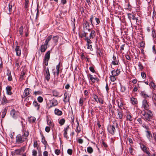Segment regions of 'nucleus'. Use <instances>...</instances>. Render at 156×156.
Wrapping results in <instances>:
<instances>
[{"label": "nucleus", "mask_w": 156, "mask_h": 156, "mask_svg": "<svg viewBox=\"0 0 156 156\" xmlns=\"http://www.w3.org/2000/svg\"><path fill=\"white\" fill-rule=\"evenodd\" d=\"M79 126V122H77V126L76 128V131L78 133H79L80 131V129L79 128H78V126Z\"/></svg>", "instance_id": "09e8293b"}, {"label": "nucleus", "mask_w": 156, "mask_h": 156, "mask_svg": "<svg viewBox=\"0 0 156 156\" xmlns=\"http://www.w3.org/2000/svg\"><path fill=\"white\" fill-rule=\"evenodd\" d=\"M60 63L59 62L58 64L56 66V72H60Z\"/></svg>", "instance_id": "8fccbe9b"}, {"label": "nucleus", "mask_w": 156, "mask_h": 156, "mask_svg": "<svg viewBox=\"0 0 156 156\" xmlns=\"http://www.w3.org/2000/svg\"><path fill=\"white\" fill-rule=\"evenodd\" d=\"M36 120V118L34 117H30L28 118V121L30 122H34Z\"/></svg>", "instance_id": "473e14b6"}, {"label": "nucleus", "mask_w": 156, "mask_h": 156, "mask_svg": "<svg viewBox=\"0 0 156 156\" xmlns=\"http://www.w3.org/2000/svg\"><path fill=\"white\" fill-rule=\"evenodd\" d=\"M59 37L58 36H54L52 37L53 42L56 44L58 42Z\"/></svg>", "instance_id": "7c9ffc66"}, {"label": "nucleus", "mask_w": 156, "mask_h": 156, "mask_svg": "<svg viewBox=\"0 0 156 156\" xmlns=\"http://www.w3.org/2000/svg\"><path fill=\"white\" fill-rule=\"evenodd\" d=\"M55 152L56 154L58 155L59 154L60 151L59 149H57L55 150Z\"/></svg>", "instance_id": "e2e57ef3"}, {"label": "nucleus", "mask_w": 156, "mask_h": 156, "mask_svg": "<svg viewBox=\"0 0 156 156\" xmlns=\"http://www.w3.org/2000/svg\"><path fill=\"white\" fill-rule=\"evenodd\" d=\"M146 136L150 141H151V139L152 138V135L150 131H146Z\"/></svg>", "instance_id": "dca6fc26"}, {"label": "nucleus", "mask_w": 156, "mask_h": 156, "mask_svg": "<svg viewBox=\"0 0 156 156\" xmlns=\"http://www.w3.org/2000/svg\"><path fill=\"white\" fill-rule=\"evenodd\" d=\"M21 65V63H20V61H19V59H15V66L16 67H17V69H18L20 66V65Z\"/></svg>", "instance_id": "c85d7f7f"}, {"label": "nucleus", "mask_w": 156, "mask_h": 156, "mask_svg": "<svg viewBox=\"0 0 156 156\" xmlns=\"http://www.w3.org/2000/svg\"><path fill=\"white\" fill-rule=\"evenodd\" d=\"M132 115L129 113H127L126 114V119L128 120L131 121L133 120Z\"/></svg>", "instance_id": "393cba45"}, {"label": "nucleus", "mask_w": 156, "mask_h": 156, "mask_svg": "<svg viewBox=\"0 0 156 156\" xmlns=\"http://www.w3.org/2000/svg\"><path fill=\"white\" fill-rule=\"evenodd\" d=\"M141 76L142 77L143 79H145L146 77V74L143 72H141Z\"/></svg>", "instance_id": "864d4df0"}, {"label": "nucleus", "mask_w": 156, "mask_h": 156, "mask_svg": "<svg viewBox=\"0 0 156 156\" xmlns=\"http://www.w3.org/2000/svg\"><path fill=\"white\" fill-rule=\"evenodd\" d=\"M31 91V90L30 88H26L24 90L23 95L22 96V98H25L28 96L30 94Z\"/></svg>", "instance_id": "6e6552de"}, {"label": "nucleus", "mask_w": 156, "mask_h": 156, "mask_svg": "<svg viewBox=\"0 0 156 156\" xmlns=\"http://www.w3.org/2000/svg\"><path fill=\"white\" fill-rule=\"evenodd\" d=\"M12 5L10 3H9L8 7H5V10L8 14H10L12 11Z\"/></svg>", "instance_id": "f8f14e48"}, {"label": "nucleus", "mask_w": 156, "mask_h": 156, "mask_svg": "<svg viewBox=\"0 0 156 156\" xmlns=\"http://www.w3.org/2000/svg\"><path fill=\"white\" fill-rule=\"evenodd\" d=\"M12 87H11L8 86L6 88V93L8 95H11L12 94V93L11 91Z\"/></svg>", "instance_id": "4be33fe9"}, {"label": "nucleus", "mask_w": 156, "mask_h": 156, "mask_svg": "<svg viewBox=\"0 0 156 156\" xmlns=\"http://www.w3.org/2000/svg\"><path fill=\"white\" fill-rule=\"evenodd\" d=\"M88 77L89 80H90L93 83H95L97 79V78L94 77L91 74H89Z\"/></svg>", "instance_id": "bb28decb"}, {"label": "nucleus", "mask_w": 156, "mask_h": 156, "mask_svg": "<svg viewBox=\"0 0 156 156\" xmlns=\"http://www.w3.org/2000/svg\"><path fill=\"white\" fill-rule=\"evenodd\" d=\"M101 51L100 49H97V54L98 56H101Z\"/></svg>", "instance_id": "680f3d73"}, {"label": "nucleus", "mask_w": 156, "mask_h": 156, "mask_svg": "<svg viewBox=\"0 0 156 156\" xmlns=\"http://www.w3.org/2000/svg\"><path fill=\"white\" fill-rule=\"evenodd\" d=\"M83 98H80L79 101V103L80 106H82L83 104Z\"/></svg>", "instance_id": "13d9d810"}, {"label": "nucleus", "mask_w": 156, "mask_h": 156, "mask_svg": "<svg viewBox=\"0 0 156 156\" xmlns=\"http://www.w3.org/2000/svg\"><path fill=\"white\" fill-rule=\"evenodd\" d=\"M7 109L6 108H5L1 112L2 113V117L3 118L5 117L7 112Z\"/></svg>", "instance_id": "cd10ccee"}, {"label": "nucleus", "mask_w": 156, "mask_h": 156, "mask_svg": "<svg viewBox=\"0 0 156 156\" xmlns=\"http://www.w3.org/2000/svg\"><path fill=\"white\" fill-rule=\"evenodd\" d=\"M23 26H21L19 28V32L20 35H22L23 34Z\"/></svg>", "instance_id": "49530a36"}, {"label": "nucleus", "mask_w": 156, "mask_h": 156, "mask_svg": "<svg viewBox=\"0 0 156 156\" xmlns=\"http://www.w3.org/2000/svg\"><path fill=\"white\" fill-rule=\"evenodd\" d=\"M141 147L142 150L147 154V156H151V154L149 151V148L144 144H142L141 146Z\"/></svg>", "instance_id": "0eeeda50"}, {"label": "nucleus", "mask_w": 156, "mask_h": 156, "mask_svg": "<svg viewBox=\"0 0 156 156\" xmlns=\"http://www.w3.org/2000/svg\"><path fill=\"white\" fill-rule=\"evenodd\" d=\"M29 133L28 130H24L23 131L22 135L18 134L16 136V142L18 143H22L27 138Z\"/></svg>", "instance_id": "f257e3e1"}, {"label": "nucleus", "mask_w": 156, "mask_h": 156, "mask_svg": "<svg viewBox=\"0 0 156 156\" xmlns=\"http://www.w3.org/2000/svg\"><path fill=\"white\" fill-rule=\"evenodd\" d=\"M25 73L23 71L21 72V75L19 78V80L20 81H21L23 80V77L24 76H25Z\"/></svg>", "instance_id": "72a5a7b5"}, {"label": "nucleus", "mask_w": 156, "mask_h": 156, "mask_svg": "<svg viewBox=\"0 0 156 156\" xmlns=\"http://www.w3.org/2000/svg\"><path fill=\"white\" fill-rule=\"evenodd\" d=\"M50 74L48 68L47 67L46 71L45 78L47 80V81H48L50 79Z\"/></svg>", "instance_id": "2eb2a0df"}, {"label": "nucleus", "mask_w": 156, "mask_h": 156, "mask_svg": "<svg viewBox=\"0 0 156 156\" xmlns=\"http://www.w3.org/2000/svg\"><path fill=\"white\" fill-rule=\"evenodd\" d=\"M142 107L146 110H148L149 109V105L147 100L144 99L142 101Z\"/></svg>", "instance_id": "9d476101"}, {"label": "nucleus", "mask_w": 156, "mask_h": 156, "mask_svg": "<svg viewBox=\"0 0 156 156\" xmlns=\"http://www.w3.org/2000/svg\"><path fill=\"white\" fill-rule=\"evenodd\" d=\"M52 37L51 35H50L48 37L44 43L45 44L48 45V42L51 40Z\"/></svg>", "instance_id": "c9c22d12"}, {"label": "nucleus", "mask_w": 156, "mask_h": 156, "mask_svg": "<svg viewBox=\"0 0 156 156\" xmlns=\"http://www.w3.org/2000/svg\"><path fill=\"white\" fill-rule=\"evenodd\" d=\"M8 80L9 81L12 80V76L11 75V74L10 73H9L8 74Z\"/></svg>", "instance_id": "4d7b16f0"}, {"label": "nucleus", "mask_w": 156, "mask_h": 156, "mask_svg": "<svg viewBox=\"0 0 156 156\" xmlns=\"http://www.w3.org/2000/svg\"><path fill=\"white\" fill-rule=\"evenodd\" d=\"M156 12L155 11V10L154 9L153 11V14L152 16V18L153 19H154V18L156 17Z\"/></svg>", "instance_id": "0e129e2a"}, {"label": "nucleus", "mask_w": 156, "mask_h": 156, "mask_svg": "<svg viewBox=\"0 0 156 156\" xmlns=\"http://www.w3.org/2000/svg\"><path fill=\"white\" fill-rule=\"evenodd\" d=\"M38 101L40 103L42 102L43 101V98L41 96H39L37 98Z\"/></svg>", "instance_id": "6e6d98bb"}, {"label": "nucleus", "mask_w": 156, "mask_h": 156, "mask_svg": "<svg viewBox=\"0 0 156 156\" xmlns=\"http://www.w3.org/2000/svg\"><path fill=\"white\" fill-rule=\"evenodd\" d=\"M25 7L27 8L28 7V4L29 2V0H25Z\"/></svg>", "instance_id": "3c124183"}, {"label": "nucleus", "mask_w": 156, "mask_h": 156, "mask_svg": "<svg viewBox=\"0 0 156 156\" xmlns=\"http://www.w3.org/2000/svg\"><path fill=\"white\" fill-rule=\"evenodd\" d=\"M87 152L89 154L92 153L93 151V150L92 148L90 147H87Z\"/></svg>", "instance_id": "58836bf2"}, {"label": "nucleus", "mask_w": 156, "mask_h": 156, "mask_svg": "<svg viewBox=\"0 0 156 156\" xmlns=\"http://www.w3.org/2000/svg\"><path fill=\"white\" fill-rule=\"evenodd\" d=\"M94 16L92 15L90 16V18L89 20V21L90 23V24L92 26H93V20L94 19Z\"/></svg>", "instance_id": "a19ab883"}, {"label": "nucleus", "mask_w": 156, "mask_h": 156, "mask_svg": "<svg viewBox=\"0 0 156 156\" xmlns=\"http://www.w3.org/2000/svg\"><path fill=\"white\" fill-rule=\"evenodd\" d=\"M138 66L140 70H141L143 69V66L141 64L139 63Z\"/></svg>", "instance_id": "052dcab7"}, {"label": "nucleus", "mask_w": 156, "mask_h": 156, "mask_svg": "<svg viewBox=\"0 0 156 156\" xmlns=\"http://www.w3.org/2000/svg\"><path fill=\"white\" fill-rule=\"evenodd\" d=\"M38 143L37 141L36 140H34V141L33 146L34 147H36L37 150H38L39 146H38Z\"/></svg>", "instance_id": "37998d69"}, {"label": "nucleus", "mask_w": 156, "mask_h": 156, "mask_svg": "<svg viewBox=\"0 0 156 156\" xmlns=\"http://www.w3.org/2000/svg\"><path fill=\"white\" fill-rule=\"evenodd\" d=\"M140 94L144 98H146L147 97H149L147 94L146 92L144 91H142L140 93Z\"/></svg>", "instance_id": "f704fd0d"}, {"label": "nucleus", "mask_w": 156, "mask_h": 156, "mask_svg": "<svg viewBox=\"0 0 156 156\" xmlns=\"http://www.w3.org/2000/svg\"><path fill=\"white\" fill-rule=\"evenodd\" d=\"M55 113L57 115L60 116L62 115V111L59 109L55 108Z\"/></svg>", "instance_id": "b1692460"}, {"label": "nucleus", "mask_w": 156, "mask_h": 156, "mask_svg": "<svg viewBox=\"0 0 156 156\" xmlns=\"http://www.w3.org/2000/svg\"><path fill=\"white\" fill-rule=\"evenodd\" d=\"M149 85L151 86L154 89H156V85L153 82H151Z\"/></svg>", "instance_id": "4c0bfd02"}, {"label": "nucleus", "mask_w": 156, "mask_h": 156, "mask_svg": "<svg viewBox=\"0 0 156 156\" xmlns=\"http://www.w3.org/2000/svg\"><path fill=\"white\" fill-rule=\"evenodd\" d=\"M110 80L112 82H114L116 79V78L115 77V76H113L112 75H110Z\"/></svg>", "instance_id": "a18cd8bd"}, {"label": "nucleus", "mask_w": 156, "mask_h": 156, "mask_svg": "<svg viewBox=\"0 0 156 156\" xmlns=\"http://www.w3.org/2000/svg\"><path fill=\"white\" fill-rule=\"evenodd\" d=\"M51 105L50 106V108L57 105L58 104V101L57 100L53 99L50 101Z\"/></svg>", "instance_id": "a211bd4d"}, {"label": "nucleus", "mask_w": 156, "mask_h": 156, "mask_svg": "<svg viewBox=\"0 0 156 156\" xmlns=\"http://www.w3.org/2000/svg\"><path fill=\"white\" fill-rule=\"evenodd\" d=\"M69 94L65 92L64 95L63 101L65 104L69 101Z\"/></svg>", "instance_id": "ddd939ff"}, {"label": "nucleus", "mask_w": 156, "mask_h": 156, "mask_svg": "<svg viewBox=\"0 0 156 156\" xmlns=\"http://www.w3.org/2000/svg\"><path fill=\"white\" fill-rule=\"evenodd\" d=\"M52 94L53 96L55 97H60L62 95V94L60 95L59 92L56 90H54L52 91Z\"/></svg>", "instance_id": "5701e85b"}, {"label": "nucleus", "mask_w": 156, "mask_h": 156, "mask_svg": "<svg viewBox=\"0 0 156 156\" xmlns=\"http://www.w3.org/2000/svg\"><path fill=\"white\" fill-rule=\"evenodd\" d=\"M143 115L144 118L148 121L150 120L152 115V114L151 111H147V112H145L144 114H143Z\"/></svg>", "instance_id": "7ed1b4c3"}, {"label": "nucleus", "mask_w": 156, "mask_h": 156, "mask_svg": "<svg viewBox=\"0 0 156 156\" xmlns=\"http://www.w3.org/2000/svg\"><path fill=\"white\" fill-rule=\"evenodd\" d=\"M15 50L16 52V55L18 56H20L21 54V51L20 47L17 46Z\"/></svg>", "instance_id": "f3484780"}, {"label": "nucleus", "mask_w": 156, "mask_h": 156, "mask_svg": "<svg viewBox=\"0 0 156 156\" xmlns=\"http://www.w3.org/2000/svg\"><path fill=\"white\" fill-rule=\"evenodd\" d=\"M129 20L130 22L131 19L134 20L136 19V17L133 14L130 13H128L127 14Z\"/></svg>", "instance_id": "412c9836"}, {"label": "nucleus", "mask_w": 156, "mask_h": 156, "mask_svg": "<svg viewBox=\"0 0 156 156\" xmlns=\"http://www.w3.org/2000/svg\"><path fill=\"white\" fill-rule=\"evenodd\" d=\"M117 104H118V106L119 108H120V109H122V107L123 106V104L122 103V102L121 101H117Z\"/></svg>", "instance_id": "ea45409f"}, {"label": "nucleus", "mask_w": 156, "mask_h": 156, "mask_svg": "<svg viewBox=\"0 0 156 156\" xmlns=\"http://www.w3.org/2000/svg\"><path fill=\"white\" fill-rule=\"evenodd\" d=\"M41 142L43 143L45 146V147H46V145L48 144L46 140H45V137L44 136L42 135V140Z\"/></svg>", "instance_id": "c756f323"}, {"label": "nucleus", "mask_w": 156, "mask_h": 156, "mask_svg": "<svg viewBox=\"0 0 156 156\" xmlns=\"http://www.w3.org/2000/svg\"><path fill=\"white\" fill-rule=\"evenodd\" d=\"M10 101L7 100L6 97L5 96H3L2 99V104L4 105L7 103L10 102Z\"/></svg>", "instance_id": "aec40b11"}, {"label": "nucleus", "mask_w": 156, "mask_h": 156, "mask_svg": "<svg viewBox=\"0 0 156 156\" xmlns=\"http://www.w3.org/2000/svg\"><path fill=\"white\" fill-rule=\"evenodd\" d=\"M117 116L116 117L117 119H122L123 117V112L122 109H117Z\"/></svg>", "instance_id": "9b49d317"}, {"label": "nucleus", "mask_w": 156, "mask_h": 156, "mask_svg": "<svg viewBox=\"0 0 156 156\" xmlns=\"http://www.w3.org/2000/svg\"><path fill=\"white\" fill-rule=\"evenodd\" d=\"M47 44H44L42 45L41 46L40 51L41 52H44L46 50L47 48Z\"/></svg>", "instance_id": "4468645a"}, {"label": "nucleus", "mask_w": 156, "mask_h": 156, "mask_svg": "<svg viewBox=\"0 0 156 156\" xmlns=\"http://www.w3.org/2000/svg\"><path fill=\"white\" fill-rule=\"evenodd\" d=\"M95 35L96 33L95 31L94 30H92L90 34V38L91 39H94L95 37Z\"/></svg>", "instance_id": "6ab92c4d"}, {"label": "nucleus", "mask_w": 156, "mask_h": 156, "mask_svg": "<svg viewBox=\"0 0 156 156\" xmlns=\"http://www.w3.org/2000/svg\"><path fill=\"white\" fill-rule=\"evenodd\" d=\"M129 153L133 155L134 154L133 149L131 147L129 148Z\"/></svg>", "instance_id": "de8ad7c7"}, {"label": "nucleus", "mask_w": 156, "mask_h": 156, "mask_svg": "<svg viewBox=\"0 0 156 156\" xmlns=\"http://www.w3.org/2000/svg\"><path fill=\"white\" fill-rule=\"evenodd\" d=\"M26 147L24 146L20 149H17L15 150V153L17 155H20L22 152H23L25 151Z\"/></svg>", "instance_id": "1a4fd4ad"}, {"label": "nucleus", "mask_w": 156, "mask_h": 156, "mask_svg": "<svg viewBox=\"0 0 156 156\" xmlns=\"http://www.w3.org/2000/svg\"><path fill=\"white\" fill-rule=\"evenodd\" d=\"M34 106L36 108L37 110H39L40 108V105L38 104L37 102L36 101H34L33 102Z\"/></svg>", "instance_id": "a878e982"}, {"label": "nucleus", "mask_w": 156, "mask_h": 156, "mask_svg": "<svg viewBox=\"0 0 156 156\" xmlns=\"http://www.w3.org/2000/svg\"><path fill=\"white\" fill-rule=\"evenodd\" d=\"M65 122V119H62L59 120V123L61 126H62L64 124Z\"/></svg>", "instance_id": "c03bdc74"}, {"label": "nucleus", "mask_w": 156, "mask_h": 156, "mask_svg": "<svg viewBox=\"0 0 156 156\" xmlns=\"http://www.w3.org/2000/svg\"><path fill=\"white\" fill-rule=\"evenodd\" d=\"M37 151L35 150H33L32 151V155L33 156H37Z\"/></svg>", "instance_id": "5fc2aeb1"}, {"label": "nucleus", "mask_w": 156, "mask_h": 156, "mask_svg": "<svg viewBox=\"0 0 156 156\" xmlns=\"http://www.w3.org/2000/svg\"><path fill=\"white\" fill-rule=\"evenodd\" d=\"M152 36L153 37V39L155 40L154 39L156 38V33L154 30H152Z\"/></svg>", "instance_id": "79ce46f5"}, {"label": "nucleus", "mask_w": 156, "mask_h": 156, "mask_svg": "<svg viewBox=\"0 0 156 156\" xmlns=\"http://www.w3.org/2000/svg\"><path fill=\"white\" fill-rule=\"evenodd\" d=\"M111 75H112L113 76H118V75L116 74V73L115 70H112L111 71Z\"/></svg>", "instance_id": "603ef678"}, {"label": "nucleus", "mask_w": 156, "mask_h": 156, "mask_svg": "<svg viewBox=\"0 0 156 156\" xmlns=\"http://www.w3.org/2000/svg\"><path fill=\"white\" fill-rule=\"evenodd\" d=\"M152 52L154 54H156V50L155 49V46L154 45L152 47Z\"/></svg>", "instance_id": "338daca9"}, {"label": "nucleus", "mask_w": 156, "mask_h": 156, "mask_svg": "<svg viewBox=\"0 0 156 156\" xmlns=\"http://www.w3.org/2000/svg\"><path fill=\"white\" fill-rule=\"evenodd\" d=\"M107 130L111 134L113 135L114 134L115 128L114 125H108L107 127Z\"/></svg>", "instance_id": "39448f33"}, {"label": "nucleus", "mask_w": 156, "mask_h": 156, "mask_svg": "<svg viewBox=\"0 0 156 156\" xmlns=\"http://www.w3.org/2000/svg\"><path fill=\"white\" fill-rule=\"evenodd\" d=\"M126 90V87H125L124 86H122L121 87V90L122 92H124Z\"/></svg>", "instance_id": "69168bd1"}, {"label": "nucleus", "mask_w": 156, "mask_h": 156, "mask_svg": "<svg viewBox=\"0 0 156 156\" xmlns=\"http://www.w3.org/2000/svg\"><path fill=\"white\" fill-rule=\"evenodd\" d=\"M50 51H48L45 55L43 63L46 66L48 65V61L50 58Z\"/></svg>", "instance_id": "f03ea898"}, {"label": "nucleus", "mask_w": 156, "mask_h": 156, "mask_svg": "<svg viewBox=\"0 0 156 156\" xmlns=\"http://www.w3.org/2000/svg\"><path fill=\"white\" fill-rule=\"evenodd\" d=\"M90 27L89 23L87 21L85 20L84 21L83 23V28L84 31L87 30L90 31Z\"/></svg>", "instance_id": "423d86ee"}, {"label": "nucleus", "mask_w": 156, "mask_h": 156, "mask_svg": "<svg viewBox=\"0 0 156 156\" xmlns=\"http://www.w3.org/2000/svg\"><path fill=\"white\" fill-rule=\"evenodd\" d=\"M94 98L96 101L98 102V99H99V98H98V96L97 95H94Z\"/></svg>", "instance_id": "bf43d9fd"}, {"label": "nucleus", "mask_w": 156, "mask_h": 156, "mask_svg": "<svg viewBox=\"0 0 156 156\" xmlns=\"http://www.w3.org/2000/svg\"><path fill=\"white\" fill-rule=\"evenodd\" d=\"M91 39L90 38V37L89 38L88 37L85 38L84 40L87 41V45L90 44H91L92 43Z\"/></svg>", "instance_id": "e433bc0d"}, {"label": "nucleus", "mask_w": 156, "mask_h": 156, "mask_svg": "<svg viewBox=\"0 0 156 156\" xmlns=\"http://www.w3.org/2000/svg\"><path fill=\"white\" fill-rule=\"evenodd\" d=\"M131 102L133 105L136 104L137 103V99L132 97L131 98Z\"/></svg>", "instance_id": "2f4dec72"}, {"label": "nucleus", "mask_w": 156, "mask_h": 156, "mask_svg": "<svg viewBox=\"0 0 156 156\" xmlns=\"http://www.w3.org/2000/svg\"><path fill=\"white\" fill-rule=\"evenodd\" d=\"M10 115L13 119H16L19 116L20 113L18 111L13 109L10 112Z\"/></svg>", "instance_id": "20e7f679"}, {"label": "nucleus", "mask_w": 156, "mask_h": 156, "mask_svg": "<svg viewBox=\"0 0 156 156\" xmlns=\"http://www.w3.org/2000/svg\"><path fill=\"white\" fill-rule=\"evenodd\" d=\"M112 64L114 65H116L118 64V62L116 60H114L112 61Z\"/></svg>", "instance_id": "774afa93"}]
</instances>
